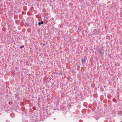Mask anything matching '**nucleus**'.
<instances>
[{
  "label": "nucleus",
  "instance_id": "nucleus-1",
  "mask_svg": "<svg viewBox=\"0 0 122 122\" xmlns=\"http://www.w3.org/2000/svg\"><path fill=\"white\" fill-rule=\"evenodd\" d=\"M102 49L101 48H100L98 50V51L100 54H102L103 53L102 51Z\"/></svg>",
  "mask_w": 122,
  "mask_h": 122
},
{
  "label": "nucleus",
  "instance_id": "nucleus-2",
  "mask_svg": "<svg viewBox=\"0 0 122 122\" xmlns=\"http://www.w3.org/2000/svg\"><path fill=\"white\" fill-rule=\"evenodd\" d=\"M81 61L82 63L83 64L86 61V59L85 58H82L81 59Z\"/></svg>",
  "mask_w": 122,
  "mask_h": 122
},
{
  "label": "nucleus",
  "instance_id": "nucleus-3",
  "mask_svg": "<svg viewBox=\"0 0 122 122\" xmlns=\"http://www.w3.org/2000/svg\"><path fill=\"white\" fill-rule=\"evenodd\" d=\"M63 74L62 71H60L58 73L59 75H62Z\"/></svg>",
  "mask_w": 122,
  "mask_h": 122
},
{
  "label": "nucleus",
  "instance_id": "nucleus-4",
  "mask_svg": "<svg viewBox=\"0 0 122 122\" xmlns=\"http://www.w3.org/2000/svg\"><path fill=\"white\" fill-rule=\"evenodd\" d=\"M97 30H96V29H95L93 31V32L94 33H96L97 31Z\"/></svg>",
  "mask_w": 122,
  "mask_h": 122
},
{
  "label": "nucleus",
  "instance_id": "nucleus-5",
  "mask_svg": "<svg viewBox=\"0 0 122 122\" xmlns=\"http://www.w3.org/2000/svg\"><path fill=\"white\" fill-rule=\"evenodd\" d=\"M24 47V46L23 45L22 46H21L20 47V48H23Z\"/></svg>",
  "mask_w": 122,
  "mask_h": 122
},
{
  "label": "nucleus",
  "instance_id": "nucleus-6",
  "mask_svg": "<svg viewBox=\"0 0 122 122\" xmlns=\"http://www.w3.org/2000/svg\"><path fill=\"white\" fill-rule=\"evenodd\" d=\"M41 24H43L44 23V22L43 21H41Z\"/></svg>",
  "mask_w": 122,
  "mask_h": 122
},
{
  "label": "nucleus",
  "instance_id": "nucleus-7",
  "mask_svg": "<svg viewBox=\"0 0 122 122\" xmlns=\"http://www.w3.org/2000/svg\"><path fill=\"white\" fill-rule=\"evenodd\" d=\"M41 24V22H39L38 23V25H40Z\"/></svg>",
  "mask_w": 122,
  "mask_h": 122
}]
</instances>
